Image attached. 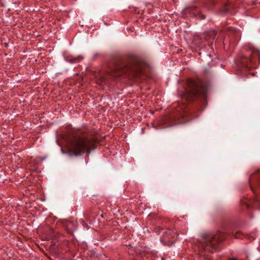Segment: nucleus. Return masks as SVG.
<instances>
[{"label": "nucleus", "instance_id": "obj_1", "mask_svg": "<svg viewBox=\"0 0 260 260\" xmlns=\"http://www.w3.org/2000/svg\"><path fill=\"white\" fill-rule=\"evenodd\" d=\"M149 65L142 58L134 54L127 56L126 60H120L114 65L113 69L115 78L125 76L134 79H138L145 73Z\"/></svg>", "mask_w": 260, "mask_h": 260}, {"label": "nucleus", "instance_id": "obj_2", "mask_svg": "<svg viewBox=\"0 0 260 260\" xmlns=\"http://www.w3.org/2000/svg\"><path fill=\"white\" fill-rule=\"evenodd\" d=\"M226 238L224 233L217 231L216 233H203L201 235V240L199 246L201 256L205 259H210L208 253L215 252L219 244Z\"/></svg>", "mask_w": 260, "mask_h": 260}, {"label": "nucleus", "instance_id": "obj_3", "mask_svg": "<svg viewBox=\"0 0 260 260\" xmlns=\"http://www.w3.org/2000/svg\"><path fill=\"white\" fill-rule=\"evenodd\" d=\"M99 140L96 136L81 137L78 134L74 135L70 140V149L73 155L80 156L84 153L89 154L96 148Z\"/></svg>", "mask_w": 260, "mask_h": 260}, {"label": "nucleus", "instance_id": "obj_4", "mask_svg": "<svg viewBox=\"0 0 260 260\" xmlns=\"http://www.w3.org/2000/svg\"><path fill=\"white\" fill-rule=\"evenodd\" d=\"M238 57L242 68L247 69L256 68L260 62V51L251 47L245 46L238 54Z\"/></svg>", "mask_w": 260, "mask_h": 260}, {"label": "nucleus", "instance_id": "obj_5", "mask_svg": "<svg viewBox=\"0 0 260 260\" xmlns=\"http://www.w3.org/2000/svg\"><path fill=\"white\" fill-rule=\"evenodd\" d=\"M187 86L182 93V97L187 101H191L201 98L206 99L207 91L199 80L187 79Z\"/></svg>", "mask_w": 260, "mask_h": 260}, {"label": "nucleus", "instance_id": "obj_6", "mask_svg": "<svg viewBox=\"0 0 260 260\" xmlns=\"http://www.w3.org/2000/svg\"><path fill=\"white\" fill-rule=\"evenodd\" d=\"M216 35L217 31L215 29H210L205 32L204 38L208 42V44L206 45L204 44L203 46H201L200 47L199 50L201 51L199 52V54L200 55H201V54H203L204 57H209V58H211V54L210 53H207L206 50H207L208 51L209 49L211 48V46Z\"/></svg>", "mask_w": 260, "mask_h": 260}, {"label": "nucleus", "instance_id": "obj_7", "mask_svg": "<svg viewBox=\"0 0 260 260\" xmlns=\"http://www.w3.org/2000/svg\"><path fill=\"white\" fill-rule=\"evenodd\" d=\"M178 234L176 230L167 229L160 238V241L164 245H172L177 239Z\"/></svg>", "mask_w": 260, "mask_h": 260}, {"label": "nucleus", "instance_id": "obj_8", "mask_svg": "<svg viewBox=\"0 0 260 260\" xmlns=\"http://www.w3.org/2000/svg\"><path fill=\"white\" fill-rule=\"evenodd\" d=\"M184 13L185 15L193 18H196L200 20H205L206 15L203 14L199 8L194 6H187L184 9Z\"/></svg>", "mask_w": 260, "mask_h": 260}, {"label": "nucleus", "instance_id": "obj_9", "mask_svg": "<svg viewBox=\"0 0 260 260\" xmlns=\"http://www.w3.org/2000/svg\"><path fill=\"white\" fill-rule=\"evenodd\" d=\"M249 184L253 192H254V186L260 188V170H257L250 176Z\"/></svg>", "mask_w": 260, "mask_h": 260}, {"label": "nucleus", "instance_id": "obj_10", "mask_svg": "<svg viewBox=\"0 0 260 260\" xmlns=\"http://www.w3.org/2000/svg\"><path fill=\"white\" fill-rule=\"evenodd\" d=\"M236 7L233 3L228 2L224 3L222 7L220 9V12L222 14H227L232 10L236 9Z\"/></svg>", "mask_w": 260, "mask_h": 260}, {"label": "nucleus", "instance_id": "obj_11", "mask_svg": "<svg viewBox=\"0 0 260 260\" xmlns=\"http://www.w3.org/2000/svg\"><path fill=\"white\" fill-rule=\"evenodd\" d=\"M83 57L81 55L74 56L72 55H69L64 57L65 60L71 63L80 62L82 59H83Z\"/></svg>", "mask_w": 260, "mask_h": 260}, {"label": "nucleus", "instance_id": "obj_12", "mask_svg": "<svg viewBox=\"0 0 260 260\" xmlns=\"http://www.w3.org/2000/svg\"><path fill=\"white\" fill-rule=\"evenodd\" d=\"M251 204L255 207L260 210V198L254 196L251 200Z\"/></svg>", "mask_w": 260, "mask_h": 260}, {"label": "nucleus", "instance_id": "obj_13", "mask_svg": "<svg viewBox=\"0 0 260 260\" xmlns=\"http://www.w3.org/2000/svg\"><path fill=\"white\" fill-rule=\"evenodd\" d=\"M228 30L230 31V34L234 35L236 38V39H238V38L240 36L241 34L239 30L232 27H229Z\"/></svg>", "mask_w": 260, "mask_h": 260}, {"label": "nucleus", "instance_id": "obj_14", "mask_svg": "<svg viewBox=\"0 0 260 260\" xmlns=\"http://www.w3.org/2000/svg\"><path fill=\"white\" fill-rule=\"evenodd\" d=\"M67 228L69 230V232H72L74 230L77 229L76 225L74 222L70 221L67 223Z\"/></svg>", "mask_w": 260, "mask_h": 260}, {"label": "nucleus", "instance_id": "obj_15", "mask_svg": "<svg viewBox=\"0 0 260 260\" xmlns=\"http://www.w3.org/2000/svg\"><path fill=\"white\" fill-rule=\"evenodd\" d=\"M217 3V0H206L205 5L209 7L214 6Z\"/></svg>", "mask_w": 260, "mask_h": 260}, {"label": "nucleus", "instance_id": "obj_16", "mask_svg": "<svg viewBox=\"0 0 260 260\" xmlns=\"http://www.w3.org/2000/svg\"><path fill=\"white\" fill-rule=\"evenodd\" d=\"M162 230H163V229L162 228H161L160 226H157L154 228L153 231L155 233L159 234Z\"/></svg>", "mask_w": 260, "mask_h": 260}, {"label": "nucleus", "instance_id": "obj_17", "mask_svg": "<svg viewBox=\"0 0 260 260\" xmlns=\"http://www.w3.org/2000/svg\"><path fill=\"white\" fill-rule=\"evenodd\" d=\"M80 222L81 223H82V225L85 227V228H86L87 229H89L90 228L89 226L88 225L87 223H86L85 222V221L83 220H80Z\"/></svg>", "mask_w": 260, "mask_h": 260}, {"label": "nucleus", "instance_id": "obj_18", "mask_svg": "<svg viewBox=\"0 0 260 260\" xmlns=\"http://www.w3.org/2000/svg\"><path fill=\"white\" fill-rule=\"evenodd\" d=\"M240 236H241V233L240 232H237L235 234V237L236 238H240Z\"/></svg>", "mask_w": 260, "mask_h": 260}, {"label": "nucleus", "instance_id": "obj_19", "mask_svg": "<svg viewBox=\"0 0 260 260\" xmlns=\"http://www.w3.org/2000/svg\"><path fill=\"white\" fill-rule=\"evenodd\" d=\"M228 260H237V258L233 257V258H229Z\"/></svg>", "mask_w": 260, "mask_h": 260}, {"label": "nucleus", "instance_id": "obj_20", "mask_svg": "<svg viewBox=\"0 0 260 260\" xmlns=\"http://www.w3.org/2000/svg\"><path fill=\"white\" fill-rule=\"evenodd\" d=\"M98 55H99V54H98V53H96V54H94V56H98Z\"/></svg>", "mask_w": 260, "mask_h": 260}, {"label": "nucleus", "instance_id": "obj_21", "mask_svg": "<svg viewBox=\"0 0 260 260\" xmlns=\"http://www.w3.org/2000/svg\"><path fill=\"white\" fill-rule=\"evenodd\" d=\"M210 63V65L211 64V66L213 65V64L212 63Z\"/></svg>", "mask_w": 260, "mask_h": 260}, {"label": "nucleus", "instance_id": "obj_22", "mask_svg": "<svg viewBox=\"0 0 260 260\" xmlns=\"http://www.w3.org/2000/svg\"><path fill=\"white\" fill-rule=\"evenodd\" d=\"M183 107H184V108H186V106L185 105H184Z\"/></svg>", "mask_w": 260, "mask_h": 260}]
</instances>
